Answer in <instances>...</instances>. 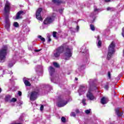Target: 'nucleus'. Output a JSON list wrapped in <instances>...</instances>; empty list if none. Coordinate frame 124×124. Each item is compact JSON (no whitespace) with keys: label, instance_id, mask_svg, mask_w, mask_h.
<instances>
[{"label":"nucleus","instance_id":"nucleus-19","mask_svg":"<svg viewBox=\"0 0 124 124\" xmlns=\"http://www.w3.org/2000/svg\"><path fill=\"white\" fill-rule=\"evenodd\" d=\"M52 2L54 3H56L57 4H59V3H62V2L61 0H52Z\"/></svg>","mask_w":124,"mask_h":124},{"label":"nucleus","instance_id":"nucleus-35","mask_svg":"<svg viewBox=\"0 0 124 124\" xmlns=\"http://www.w3.org/2000/svg\"><path fill=\"white\" fill-rule=\"evenodd\" d=\"M105 89H106V90H108V89H109V85H106L105 86Z\"/></svg>","mask_w":124,"mask_h":124},{"label":"nucleus","instance_id":"nucleus-39","mask_svg":"<svg viewBox=\"0 0 124 124\" xmlns=\"http://www.w3.org/2000/svg\"><path fill=\"white\" fill-rule=\"evenodd\" d=\"M47 37L48 38V42H50L51 41V38H50V36H47Z\"/></svg>","mask_w":124,"mask_h":124},{"label":"nucleus","instance_id":"nucleus-42","mask_svg":"<svg viewBox=\"0 0 124 124\" xmlns=\"http://www.w3.org/2000/svg\"><path fill=\"white\" fill-rule=\"evenodd\" d=\"M76 112L77 113H79V109H76Z\"/></svg>","mask_w":124,"mask_h":124},{"label":"nucleus","instance_id":"nucleus-29","mask_svg":"<svg viewBox=\"0 0 124 124\" xmlns=\"http://www.w3.org/2000/svg\"><path fill=\"white\" fill-rule=\"evenodd\" d=\"M70 115L71 117H76V114H75V112H71Z\"/></svg>","mask_w":124,"mask_h":124},{"label":"nucleus","instance_id":"nucleus-38","mask_svg":"<svg viewBox=\"0 0 124 124\" xmlns=\"http://www.w3.org/2000/svg\"><path fill=\"white\" fill-rule=\"evenodd\" d=\"M18 94L19 96H21V95H22V92L20 91H18Z\"/></svg>","mask_w":124,"mask_h":124},{"label":"nucleus","instance_id":"nucleus-40","mask_svg":"<svg viewBox=\"0 0 124 124\" xmlns=\"http://www.w3.org/2000/svg\"><path fill=\"white\" fill-rule=\"evenodd\" d=\"M104 0V1H105V2H109L110 1H111V0Z\"/></svg>","mask_w":124,"mask_h":124},{"label":"nucleus","instance_id":"nucleus-27","mask_svg":"<svg viewBox=\"0 0 124 124\" xmlns=\"http://www.w3.org/2000/svg\"><path fill=\"white\" fill-rule=\"evenodd\" d=\"M53 65H54L55 67H59L60 66L59 64L57 62H53Z\"/></svg>","mask_w":124,"mask_h":124},{"label":"nucleus","instance_id":"nucleus-13","mask_svg":"<svg viewBox=\"0 0 124 124\" xmlns=\"http://www.w3.org/2000/svg\"><path fill=\"white\" fill-rule=\"evenodd\" d=\"M56 50H57L60 54H62V53L63 52L64 50V46L62 45L60 46L58 48H56Z\"/></svg>","mask_w":124,"mask_h":124},{"label":"nucleus","instance_id":"nucleus-16","mask_svg":"<svg viewBox=\"0 0 124 124\" xmlns=\"http://www.w3.org/2000/svg\"><path fill=\"white\" fill-rule=\"evenodd\" d=\"M107 102H108L107 98H105V97H103L101 99V103H102V104H106Z\"/></svg>","mask_w":124,"mask_h":124},{"label":"nucleus","instance_id":"nucleus-22","mask_svg":"<svg viewBox=\"0 0 124 124\" xmlns=\"http://www.w3.org/2000/svg\"><path fill=\"white\" fill-rule=\"evenodd\" d=\"M90 29L92 31H94L95 30V28L94 27V25L93 24L90 25Z\"/></svg>","mask_w":124,"mask_h":124},{"label":"nucleus","instance_id":"nucleus-32","mask_svg":"<svg viewBox=\"0 0 124 124\" xmlns=\"http://www.w3.org/2000/svg\"><path fill=\"white\" fill-rule=\"evenodd\" d=\"M61 120L62 122V123H65L66 119H65V118H64V117H62L61 118Z\"/></svg>","mask_w":124,"mask_h":124},{"label":"nucleus","instance_id":"nucleus-3","mask_svg":"<svg viewBox=\"0 0 124 124\" xmlns=\"http://www.w3.org/2000/svg\"><path fill=\"white\" fill-rule=\"evenodd\" d=\"M115 53V43L112 42L108 46V52L107 55L108 60L111 59L112 55Z\"/></svg>","mask_w":124,"mask_h":124},{"label":"nucleus","instance_id":"nucleus-44","mask_svg":"<svg viewBox=\"0 0 124 124\" xmlns=\"http://www.w3.org/2000/svg\"><path fill=\"white\" fill-rule=\"evenodd\" d=\"M40 50H35V52H40Z\"/></svg>","mask_w":124,"mask_h":124},{"label":"nucleus","instance_id":"nucleus-41","mask_svg":"<svg viewBox=\"0 0 124 124\" xmlns=\"http://www.w3.org/2000/svg\"><path fill=\"white\" fill-rule=\"evenodd\" d=\"M62 11H63V10L62 9H61V10H59V12L60 13H62Z\"/></svg>","mask_w":124,"mask_h":124},{"label":"nucleus","instance_id":"nucleus-21","mask_svg":"<svg viewBox=\"0 0 124 124\" xmlns=\"http://www.w3.org/2000/svg\"><path fill=\"white\" fill-rule=\"evenodd\" d=\"M107 11H115V8H111V7H108L107 8Z\"/></svg>","mask_w":124,"mask_h":124},{"label":"nucleus","instance_id":"nucleus-25","mask_svg":"<svg viewBox=\"0 0 124 124\" xmlns=\"http://www.w3.org/2000/svg\"><path fill=\"white\" fill-rule=\"evenodd\" d=\"M14 27H15V28H18V27H19V23H18L17 22H14Z\"/></svg>","mask_w":124,"mask_h":124},{"label":"nucleus","instance_id":"nucleus-30","mask_svg":"<svg viewBox=\"0 0 124 124\" xmlns=\"http://www.w3.org/2000/svg\"><path fill=\"white\" fill-rule=\"evenodd\" d=\"M94 11L96 12L97 11H99V9H97V8L95 6L94 7Z\"/></svg>","mask_w":124,"mask_h":124},{"label":"nucleus","instance_id":"nucleus-36","mask_svg":"<svg viewBox=\"0 0 124 124\" xmlns=\"http://www.w3.org/2000/svg\"><path fill=\"white\" fill-rule=\"evenodd\" d=\"M43 109H44V106H43V105H41L40 107L41 111H43Z\"/></svg>","mask_w":124,"mask_h":124},{"label":"nucleus","instance_id":"nucleus-24","mask_svg":"<svg viewBox=\"0 0 124 124\" xmlns=\"http://www.w3.org/2000/svg\"><path fill=\"white\" fill-rule=\"evenodd\" d=\"M97 37V40H98V46H101V41L99 40V36H98Z\"/></svg>","mask_w":124,"mask_h":124},{"label":"nucleus","instance_id":"nucleus-8","mask_svg":"<svg viewBox=\"0 0 124 124\" xmlns=\"http://www.w3.org/2000/svg\"><path fill=\"white\" fill-rule=\"evenodd\" d=\"M41 11H42V8H39L36 12V18L39 20V21H42V18L41 17Z\"/></svg>","mask_w":124,"mask_h":124},{"label":"nucleus","instance_id":"nucleus-7","mask_svg":"<svg viewBox=\"0 0 124 124\" xmlns=\"http://www.w3.org/2000/svg\"><path fill=\"white\" fill-rule=\"evenodd\" d=\"M26 14L25 11H19L16 15L15 20H19V19H22V16Z\"/></svg>","mask_w":124,"mask_h":124},{"label":"nucleus","instance_id":"nucleus-46","mask_svg":"<svg viewBox=\"0 0 124 124\" xmlns=\"http://www.w3.org/2000/svg\"><path fill=\"white\" fill-rule=\"evenodd\" d=\"M76 81H78V78H75Z\"/></svg>","mask_w":124,"mask_h":124},{"label":"nucleus","instance_id":"nucleus-10","mask_svg":"<svg viewBox=\"0 0 124 124\" xmlns=\"http://www.w3.org/2000/svg\"><path fill=\"white\" fill-rule=\"evenodd\" d=\"M54 20L51 17H48L44 21V24L45 25H48V24H51L52 23Z\"/></svg>","mask_w":124,"mask_h":124},{"label":"nucleus","instance_id":"nucleus-1","mask_svg":"<svg viewBox=\"0 0 124 124\" xmlns=\"http://www.w3.org/2000/svg\"><path fill=\"white\" fill-rule=\"evenodd\" d=\"M89 83L90 87L88 91L86 96L88 99H89V100H94V99H95V97H94V96H93V93H92V91H93V90H92V88H95L94 90H96V87H94V86L92 85H93V80L90 79L89 81Z\"/></svg>","mask_w":124,"mask_h":124},{"label":"nucleus","instance_id":"nucleus-43","mask_svg":"<svg viewBox=\"0 0 124 124\" xmlns=\"http://www.w3.org/2000/svg\"><path fill=\"white\" fill-rule=\"evenodd\" d=\"M77 31H79V26H78L77 27Z\"/></svg>","mask_w":124,"mask_h":124},{"label":"nucleus","instance_id":"nucleus-6","mask_svg":"<svg viewBox=\"0 0 124 124\" xmlns=\"http://www.w3.org/2000/svg\"><path fill=\"white\" fill-rule=\"evenodd\" d=\"M67 104V101H64L62 98H59V101L57 103V106L58 107H63Z\"/></svg>","mask_w":124,"mask_h":124},{"label":"nucleus","instance_id":"nucleus-9","mask_svg":"<svg viewBox=\"0 0 124 124\" xmlns=\"http://www.w3.org/2000/svg\"><path fill=\"white\" fill-rule=\"evenodd\" d=\"M10 11V3L8 1H6L4 8L5 15L8 13Z\"/></svg>","mask_w":124,"mask_h":124},{"label":"nucleus","instance_id":"nucleus-49","mask_svg":"<svg viewBox=\"0 0 124 124\" xmlns=\"http://www.w3.org/2000/svg\"><path fill=\"white\" fill-rule=\"evenodd\" d=\"M82 95V94H81V93H79V95Z\"/></svg>","mask_w":124,"mask_h":124},{"label":"nucleus","instance_id":"nucleus-2","mask_svg":"<svg viewBox=\"0 0 124 124\" xmlns=\"http://www.w3.org/2000/svg\"><path fill=\"white\" fill-rule=\"evenodd\" d=\"M7 55V46H4L0 50V62H4Z\"/></svg>","mask_w":124,"mask_h":124},{"label":"nucleus","instance_id":"nucleus-33","mask_svg":"<svg viewBox=\"0 0 124 124\" xmlns=\"http://www.w3.org/2000/svg\"><path fill=\"white\" fill-rule=\"evenodd\" d=\"M53 37H57V32L53 31Z\"/></svg>","mask_w":124,"mask_h":124},{"label":"nucleus","instance_id":"nucleus-18","mask_svg":"<svg viewBox=\"0 0 124 124\" xmlns=\"http://www.w3.org/2000/svg\"><path fill=\"white\" fill-rule=\"evenodd\" d=\"M23 80H24V84L26 86H31V83H30V81H29V80H25V79H23Z\"/></svg>","mask_w":124,"mask_h":124},{"label":"nucleus","instance_id":"nucleus-14","mask_svg":"<svg viewBox=\"0 0 124 124\" xmlns=\"http://www.w3.org/2000/svg\"><path fill=\"white\" fill-rule=\"evenodd\" d=\"M115 113L118 117H121V116H123V112L120 111V108H118L115 109Z\"/></svg>","mask_w":124,"mask_h":124},{"label":"nucleus","instance_id":"nucleus-20","mask_svg":"<svg viewBox=\"0 0 124 124\" xmlns=\"http://www.w3.org/2000/svg\"><path fill=\"white\" fill-rule=\"evenodd\" d=\"M10 98H11V96L9 95H7L5 97V101H6V102L9 101V100H10Z\"/></svg>","mask_w":124,"mask_h":124},{"label":"nucleus","instance_id":"nucleus-34","mask_svg":"<svg viewBox=\"0 0 124 124\" xmlns=\"http://www.w3.org/2000/svg\"><path fill=\"white\" fill-rule=\"evenodd\" d=\"M82 102L83 103V104H84V105H86V99H83L82 100Z\"/></svg>","mask_w":124,"mask_h":124},{"label":"nucleus","instance_id":"nucleus-26","mask_svg":"<svg viewBox=\"0 0 124 124\" xmlns=\"http://www.w3.org/2000/svg\"><path fill=\"white\" fill-rule=\"evenodd\" d=\"M85 113H86V114H90V113H91V109L85 110Z\"/></svg>","mask_w":124,"mask_h":124},{"label":"nucleus","instance_id":"nucleus-48","mask_svg":"<svg viewBox=\"0 0 124 124\" xmlns=\"http://www.w3.org/2000/svg\"><path fill=\"white\" fill-rule=\"evenodd\" d=\"M82 53H85V51H81Z\"/></svg>","mask_w":124,"mask_h":124},{"label":"nucleus","instance_id":"nucleus-11","mask_svg":"<svg viewBox=\"0 0 124 124\" xmlns=\"http://www.w3.org/2000/svg\"><path fill=\"white\" fill-rule=\"evenodd\" d=\"M5 23L6 25L5 27L6 29H9L10 28V22L9 21V18H8V16H5Z\"/></svg>","mask_w":124,"mask_h":124},{"label":"nucleus","instance_id":"nucleus-37","mask_svg":"<svg viewBox=\"0 0 124 124\" xmlns=\"http://www.w3.org/2000/svg\"><path fill=\"white\" fill-rule=\"evenodd\" d=\"M108 76L109 79L111 78V73H110V72H108Z\"/></svg>","mask_w":124,"mask_h":124},{"label":"nucleus","instance_id":"nucleus-45","mask_svg":"<svg viewBox=\"0 0 124 124\" xmlns=\"http://www.w3.org/2000/svg\"><path fill=\"white\" fill-rule=\"evenodd\" d=\"M19 119L20 120V121H23V119H22V116H20Z\"/></svg>","mask_w":124,"mask_h":124},{"label":"nucleus","instance_id":"nucleus-4","mask_svg":"<svg viewBox=\"0 0 124 124\" xmlns=\"http://www.w3.org/2000/svg\"><path fill=\"white\" fill-rule=\"evenodd\" d=\"M64 56H65V60L66 61L70 60V58L72 57V49L69 48L68 46H65V51L64 53Z\"/></svg>","mask_w":124,"mask_h":124},{"label":"nucleus","instance_id":"nucleus-15","mask_svg":"<svg viewBox=\"0 0 124 124\" xmlns=\"http://www.w3.org/2000/svg\"><path fill=\"white\" fill-rule=\"evenodd\" d=\"M53 55L55 58H59L61 56V53L55 49L53 52Z\"/></svg>","mask_w":124,"mask_h":124},{"label":"nucleus","instance_id":"nucleus-47","mask_svg":"<svg viewBox=\"0 0 124 124\" xmlns=\"http://www.w3.org/2000/svg\"><path fill=\"white\" fill-rule=\"evenodd\" d=\"M1 93V88H0V93Z\"/></svg>","mask_w":124,"mask_h":124},{"label":"nucleus","instance_id":"nucleus-23","mask_svg":"<svg viewBox=\"0 0 124 124\" xmlns=\"http://www.w3.org/2000/svg\"><path fill=\"white\" fill-rule=\"evenodd\" d=\"M38 38H40V39L42 41H43V42H45V38L42 37V36H41V35H39L38 36Z\"/></svg>","mask_w":124,"mask_h":124},{"label":"nucleus","instance_id":"nucleus-31","mask_svg":"<svg viewBox=\"0 0 124 124\" xmlns=\"http://www.w3.org/2000/svg\"><path fill=\"white\" fill-rule=\"evenodd\" d=\"M14 63H11V62H10L8 64L9 67H12V66L14 65Z\"/></svg>","mask_w":124,"mask_h":124},{"label":"nucleus","instance_id":"nucleus-28","mask_svg":"<svg viewBox=\"0 0 124 124\" xmlns=\"http://www.w3.org/2000/svg\"><path fill=\"white\" fill-rule=\"evenodd\" d=\"M17 101V99L15 98H13L11 100V102H16Z\"/></svg>","mask_w":124,"mask_h":124},{"label":"nucleus","instance_id":"nucleus-17","mask_svg":"<svg viewBox=\"0 0 124 124\" xmlns=\"http://www.w3.org/2000/svg\"><path fill=\"white\" fill-rule=\"evenodd\" d=\"M49 70L50 74L51 76H52V75H53V74H54V72H55V69L53 68V67L50 66L49 67Z\"/></svg>","mask_w":124,"mask_h":124},{"label":"nucleus","instance_id":"nucleus-12","mask_svg":"<svg viewBox=\"0 0 124 124\" xmlns=\"http://www.w3.org/2000/svg\"><path fill=\"white\" fill-rule=\"evenodd\" d=\"M87 87L84 85H81L79 90L78 91V93H85L86 91H87Z\"/></svg>","mask_w":124,"mask_h":124},{"label":"nucleus","instance_id":"nucleus-5","mask_svg":"<svg viewBox=\"0 0 124 124\" xmlns=\"http://www.w3.org/2000/svg\"><path fill=\"white\" fill-rule=\"evenodd\" d=\"M38 93H39V89H35L32 91L30 94V100L34 101L37 98Z\"/></svg>","mask_w":124,"mask_h":124}]
</instances>
